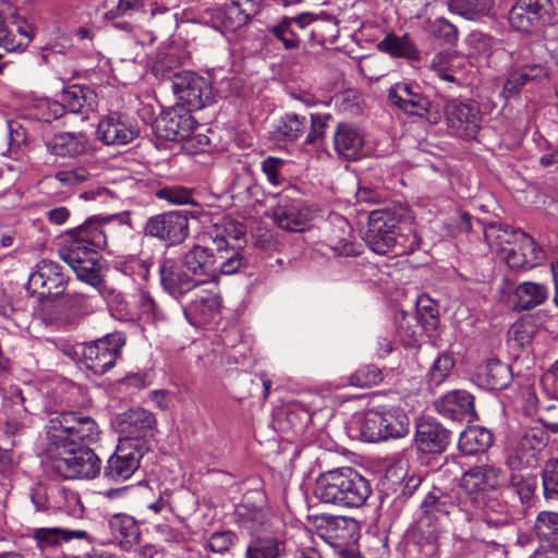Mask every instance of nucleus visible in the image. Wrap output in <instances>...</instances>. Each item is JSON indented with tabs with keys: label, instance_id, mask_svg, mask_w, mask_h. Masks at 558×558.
I'll list each match as a JSON object with an SVG mask.
<instances>
[{
	"label": "nucleus",
	"instance_id": "obj_18",
	"mask_svg": "<svg viewBox=\"0 0 558 558\" xmlns=\"http://www.w3.org/2000/svg\"><path fill=\"white\" fill-rule=\"evenodd\" d=\"M316 535L329 546L341 550L357 541L360 524L350 517L325 514L316 520Z\"/></svg>",
	"mask_w": 558,
	"mask_h": 558
},
{
	"label": "nucleus",
	"instance_id": "obj_23",
	"mask_svg": "<svg viewBox=\"0 0 558 558\" xmlns=\"http://www.w3.org/2000/svg\"><path fill=\"white\" fill-rule=\"evenodd\" d=\"M500 257L515 270H526L536 266L544 257L543 251L526 233H519L518 241L508 247Z\"/></svg>",
	"mask_w": 558,
	"mask_h": 558
},
{
	"label": "nucleus",
	"instance_id": "obj_56",
	"mask_svg": "<svg viewBox=\"0 0 558 558\" xmlns=\"http://www.w3.org/2000/svg\"><path fill=\"white\" fill-rule=\"evenodd\" d=\"M235 533L231 531L215 532L210 535L207 542V547L218 554L228 551L236 541Z\"/></svg>",
	"mask_w": 558,
	"mask_h": 558
},
{
	"label": "nucleus",
	"instance_id": "obj_39",
	"mask_svg": "<svg viewBox=\"0 0 558 558\" xmlns=\"http://www.w3.org/2000/svg\"><path fill=\"white\" fill-rule=\"evenodd\" d=\"M306 129L307 120L304 116L288 113L276 123L274 134L278 140L294 142L304 134Z\"/></svg>",
	"mask_w": 558,
	"mask_h": 558
},
{
	"label": "nucleus",
	"instance_id": "obj_5",
	"mask_svg": "<svg viewBox=\"0 0 558 558\" xmlns=\"http://www.w3.org/2000/svg\"><path fill=\"white\" fill-rule=\"evenodd\" d=\"M547 445V434L543 424L520 426L508 437L505 448V464L511 471L510 486L515 488L520 498L529 497L531 488L523 476L517 472L533 469L538 463L541 450Z\"/></svg>",
	"mask_w": 558,
	"mask_h": 558
},
{
	"label": "nucleus",
	"instance_id": "obj_42",
	"mask_svg": "<svg viewBox=\"0 0 558 558\" xmlns=\"http://www.w3.org/2000/svg\"><path fill=\"white\" fill-rule=\"evenodd\" d=\"M534 530L539 541L547 543L548 548H558V512L538 513Z\"/></svg>",
	"mask_w": 558,
	"mask_h": 558
},
{
	"label": "nucleus",
	"instance_id": "obj_8",
	"mask_svg": "<svg viewBox=\"0 0 558 558\" xmlns=\"http://www.w3.org/2000/svg\"><path fill=\"white\" fill-rule=\"evenodd\" d=\"M240 524L251 535L245 558H279L284 551V542L280 537L281 521L269 510L243 507L240 511Z\"/></svg>",
	"mask_w": 558,
	"mask_h": 558
},
{
	"label": "nucleus",
	"instance_id": "obj_54",
	"mask_svg": "<svg viewBox=\"0 0 558 558\" xmlns=\"http://www.w3.org/2000/svg\"><path fill=\"white\" fill-rule=\"evenodd\" d=\"M383 379L381 373L378 367L374 365H366L357 369L351 376V384L356 387H371L377 385Z\"/></svg>",
	"mask_w": 558,
	"mask_h": 558
},
{
	"label": "nucleus",
	"instance_id": "obj_35",
	"mask_svg": "<svg viewBox=\"0 0 558 558\" xmlns=\"http://www.w3.org/2000/svg\"><path fill=\"white\" fill-rule=\"evenodd\" d=\"M549 295L548 288L543 283L522 282L514 290L515 307L527 311L543 304Z\"/></svg>",
	"mask_w": 558,
	"mask_h": 558
},
{
	"label": "nucleus",
	"instance_id": "obj_4",
	"mask_svg": "<svg viewBox=\"0 0 558 558\" xmlns=\"http://www.w3.org/2000/svg\"><path fill=\"white\" fill-rule=\"evenodd\" d=\"M468 473H476L478 478L476 485L477 505L470 509V515H466V522L474 520L475 513L481 512V521L477 523L474 536L486 543H494L487 539L483 532L485 527H500L511 522L512 515L510 506L504 498L502 493L496 490L500 484L502 471L493 465H478L470 469Z\"/></svg>",
	"mask_w": 558,
	"mask_h": 558
},
{
	"label": "nucleus",
	"instance_id": "obj_34",
	"mask_svg": "<svg viewBox=\"0 0 558 558\" xmlns=\"http://www.w3.org/2000/svg\"><path fill=\"white\" fill-rule=\"evenodd\" d=\"M442 531V520L421 512L415 524L414 535L418 544L429 547L427 555H434Z\"/></svg>",
	"mask_w": 558,
	"mask_h": 558
},
{
	"label": "nucleus",
	"instance_id": "obj_55",
	"mask_svg": "<svg viewBox=\"0 0 558 558\" xmlns=\"http://www.w3.org/2000/svg\"><path fill=\"white\" fill-rule=\"evenodd\" d=\"M66 307L72 315V318L69 320L70 323L94 311L90 299L82 293L70 295Z\"/></svg>",
	"mask_w": 558,
	"mask_h": 558
},
{
	"label": "nucleus",
	"instance_id": "obj_49",
	"mask_svg": "<svg viewBox=\"0 0 558 558\" xmlns=\"http://www.w3.org/2000/svg\"><path fill=\"white\" fill-rule=\"evenodd\" d=\"M119 268L123 274L132 277L134 281H145L149 277L150 263L131 255L120 263Z\"/></svg>",
	"mask_w": 558,
	"mask_h": 558
},
{
	"label": "nucleus",
	"instance_id": "obj_37",
	"mask_svg": "<svg viewBox=\"0 0 558 558\" xmlns=\"http://www.w3.org/2000/svg\"><path fill=\"white\" fill-rule=\"evenodd\" d=\"M519 233L523 232L500 223H490L484 230L488 245L499 255L518 241Z\"/></svg>",
	"mask_w": 558,
	"mask_h": 558
},
{
	"label": "nucleus",
	"instance_id": "obj_27",
	"mask_svg": "<svg viewBox=\"0 0 558 558\" xmlns=\"http://www.w3.org/2000/svg\"><path fill=\"white\" fill-rule=\"evenodd\" d=\"M388 98L407 114L423 116L429 108L428 99L420 93L418 87L407 82L395 84L389 89Z\"/></svg>",
	"mask_w": 558,
	"mask_h": 558
},
{
	"label": "nucleus",
	"instance_id": "obj_33",
	"mask_svg": "<svg viewBox=\"0 0 558 558\" xmlns=\"http://www.w3.org/2000/svg\"><path fill=\"white\" fill-rule=\"evenodd\" d=\"M494 441L490 429L480 426L470 425L461 432L459 437V448L464 454H475L486 451Z\"/></svg>",
	"mask_w": 558,
	"mask_h": 558
},
{
	"label": "nucleus",
	"instance_id": "obj_32",
	"mask_svg": "<svg viewBox=\"0 0 558 558\" xmlns=\"http://www.w3.org/2000/svg\"><path fill=\"white\" fill-rule=\"evenodd\" d=\"M47 149L59 157H75L87 150L88 138L83 132H61L47 142Z\"/></svg>",
	"mask_w": 558,
	"mask_h": 558
},
{
	"label": "nucleus",
	"instance_id": "obj_31",
	"mask_svg": "<svg viewBox=\"0 0 558 558\" xmlns=\"http://www.w3.org/2000/svg\"><path fill=\"white\" fill-rule=\"evenodd\" d=\"M60 102L63 111L72 113L88 114L97 109V95L87 86L71 85L62 89Z\"/></svg>",
	"mask_w": 558,
	"mask_h": 558
},
{
	"label": "nucleus",
	"instance_id": "obj_36",
	"mask_svg": "<svg viewBox=\"0 0 558 558\" xmlns=\"http://www.w3.org/2000/svg\"><path fill=\"white\" fill-rule=\"evenodd\" d=\"M255 10L253 0H231L223 8V25L229 29H235L251 19Z\"/></svg>",
	"mask_w": 558,
	"mask_h": 558
},
{
	"label": "nucleus",
	"instance_id": "obj_46",
	"mask_svg": "<svg viewBox=\"0 0 558 558\" xmlns=\"http://www.w3.org/2000/svg\"><path fill=\"white\" fill-rule=\"evenodd\" d=\"M220 306V299L214 291H201L189 306V312L195 314L201 320H208Z\"/></svg>",
	"mask_w": 558,
	"mask_h": 558
},
{
	"label": "nucleus",
	"instance_id": "obj_29",
	"mask_svg": "<svg viewBox=\"0 0 558 558\" xmlns=\"http://www.w3.org/2000/svg\"><path fill=\"white\" fill-rule=\"evenodd\" d=\"M439 415L449 418L470 417L477 418L474 397L466 390H453L435 402Z\"/></svg>",
	"mask_w": 558,
	"mask_h": 558
},
{
	"label": "nucleus",
	"instance_id": "obj_17",
	"mask_svg": "<svg viewBox=\"0 0 558 558\" xmlns=\"http://www.w3.org/2000/svg\"><path fill=\"white\" fill-rule=\"evenodd\" d=\"M33 40L32 26L16 10L0 0V47L7 51L24 50Z\"/></svg>",
	"mask_w": 558,
	"mask_h": 558
},
{
	"label": "nucleus",
	"instance_id": "obj_3",
	"mask_svg": "<svg viewBox=\"0 0 558 558\" xmlns=\"http://www.w3.org/2000/svg\"><path fill=\"white\" fill-rule=\"evenodd\" d=\"M219 227L209 234L210 244L193 245L182 257L184 268L198 284L214 282L219 275H232L245 265V258L234 245L236 235H225Z\"/></svg>",
	"mask_w": 558,
	"mask_h": 558
},
{
	"label": "nucleus",
	"instance_id": "obj_52",
	"mask_svg": "<svg viewBox=\"0 0 558 558\" xmlns=\"http://www.w3.org/2000/svg\"><path fill=\"white\" fill-rule=\"evenodd\" d=\"M63 107L59 100L39 99L35 105L34 116L38 120L50 122L63 114Z\"/></svg>",
	"mask_w": 558,
	"mask_h": 558
},
{
	"label": "nucleus",
	"instance_id": "obj_41",
	"mask_svg": "<svg viewBox=\"0 0 558 558\" xmlns=\"http://www.w3.org/2000/svg\"><path fill=\"white\" fill-rule=\"evenodd\" d=\"M494 0H450L449 10L460 16L476 21L489 14Z\"/></svg>",
	"mask_w": 558,
	"mask_h": 558
},
{
	"label": "nucleus",
	"instance_id": "obj_15",
	"mask_svg": "<svg viewBox=\"0 0 558 558\" xmlns=\"http://www.w3.org/2000/svg\"><path fill=\"white\" fill-rule=\"evenodd\" d=\"M448 131L451 135L471 140L481 130L482 113L476 102L453 99L445 107Z\"/></svg>",
	"mask_w": 558,
	"mask_h": 558
},
{
	"label": "nucleus",
	"instance_id": "obj_10",
	"mask_svg": "<svg viewBox=\"0 0 558 558\" xmlns=\"http://www.w3.org/2000/svg\"><path fill=\"white\" fill-rule=\"evenodd\" d=\"M478 475L464 472L458 486L445 492L434 487L422 500L421 512L440 520L452 513L459 512L466 520L470 509L477 505L476 485Z\"/></svg>",
	"mask_w": 558,
	"mask_h": 558
},
{
	"label": "nucleus",
	"instance_id": "obj_57",
	"mask_svg": "<svg viewBox=\"0 0 558 558\" xmlns=\"http://www.w3.org/2000/svg\"><path fill=\"white\" fill-rule=\"evenodd\" d=\"M137 307L141 314L147 319H161L165 317L163 312L147 291L140 292L137 296Z\"/></svg>",
	"mask_w": 558,
	"mask_h": 558
},
{
	"label": "nucleus",
	"instance_id": "obj_61",
	"mask_svg": "<svg viewBox=\"0 0 558 558\" xmlns=\"http://www.w3.org/2000/svg\"><path fill=\"white\" fill-rule=\"evenodd\" d=\"M89 178L88 171L83 168H73L58 171L56 179L64 186H73L85 182Z\"/></svg>",
	"mask_w": 558,
	"mask_h": 558
},
{
	"label": "nucleus",
	"instance_id": "obj_47",
	"mask_svg": "<svg viewBox=\"0 0 558 558\" xmlns=\"http://www.w3.org/2000/svg\"><path fill=\"white\" fill-rule=\"evenodd\" d=\"M454 364L456 361L451 353L444 352L438 354L427 374L428 385L434 387L441 385L451 374Z\"/></svg>",
	"mask_w": 558,
	"mask_h": 558
},
{
	"label": "nucleus",
	"instance_id": "obj_22",
	"mask_svg": "<svg viewBox=\"0 0 558 558\" xmlns=\"http://www.w3.org/2000/svg\"><path fill=\"white\" fill-rule=\"evenodd\" d=\"M138 135L137 125L126 116L112 112L100 119L96 136L105 145H126Z\"/></svg>",
	"mask_w": 558,
	"mask_h": 558
},
{
	"label": "nucleus",
	"instance_id": "obj_50",
	"mask_svg": "<svg viewBox=\"0 0 558 558\" xmlns=\"http://www.w3.org/2000/svg\"><path fill=\"white\" fill-rule=\"evenodd\" d=\"M542 477L545 497L558 500V457L546 461Z\"/></svg>",
	"mask_w": 558,
	"mask_h": 558
},
{
	"label": "nucleus",
	"instance_id": "obj_26",
	"mask_svg": "<svg viewBox=\"0 0 558 558\" xmlns=\"http://www.w3.org/2000/svg\"><path fill=\"white\" fill-rule=\"evenodd\" d=\"M159 277L163 289L177 298L198 286L196 279L173 258L161 260Z\"/></svg>",
	"mask_w": 558,
	"mask_h": 558
},
{
	"label": "nucleus",
	"instance_id": "obj_6",
	"mask_svg": "<svg viewBox=\"0 0 558 558\" xmlns=\"http://www.w3.org/2000/svg\"><path fill=\"white\" fill-rule=\"evenodd\" d=\"M129 436L120 439L116 451L104 466V477L109 482H124L136 472L143 458L145 441L155 435L156 421H121Z\"/></svg>",
	"mask_w": 558,
	"mask_h": 558
},
{
	"label": "nucleus",
	"instance_id": "obj_51",
	"mask_svg": "<svg viewBox=\"0 0 558 558\" xmlns=\"http://www.w3.org/2000/svg\"><path fill=\"white\" fill-rule=\"evenodd\" d=\"M416 319L427 328H435L438 322V310L433 300L427 296H420L416 303Z\"/></svg>",
	"mask_w": 558,
	"mask_h": 558
},
{
	"label": "nucleus",
	"instance_id": "obj_21",
	"mask_svg": "<svg viewBox=\"0 0 558 558\" xmlns=\"http://www.w3.org/2000/svg\"><path fill=\"white\" fill-rule=\"evenodd\" d=\"M550 0H518L509 12L512 28L530 33L549 17Z\"/></svg>",
	"mask_w": 558,
	"mask_h": 558
},
{
	"label": "nucleus",
	"instance_id": "obj_58",
	"mask_svg": "<svg viewBox=\"0 0 558 558\" xmlns=\"http://www.w3.org/2000/svg\"><path fill=\"white\" fill-rule=\"evenodd\" d=\"M286 161L281 158L269 156L262 162V170L267 177L268 182L277 186L281 182V169Z\"/></svg>",
	"mask_w": 558,
	"mask_h": 558
},
{
	"label": "nucleus",
	"instance_id": "obj_64",
	"mask_svg": "<svg viewBox=\"0 0 558 558\" xmlns=\"http://www.w3.org/2000/svg\"><path fill=\"white\" fill-rule=\"evenodd\" d=\"M158 196L172 204L184 205L192 203L191 192L181 186L165 187L158 192Z\"/></svg>",
	"mask_w": 558,
	"mask_h": 558
},
{
	"label": "nucleus",
	"instance_id": "obj_48",
	"mask_svg": "<svg viewBox=\"0 0 558 558\" xmlns=\"http://www.w3.org/2000/svg\"><path fill=\"white\" fill-rule=\"evenodd\" d=\"M535 333V324L532 319H519L512 324L508 331V341L522 348L529 344Z\"/></svg>",
	"mask_w": 558,
	"mask_h": 558
},
{
	"label": "nucleus",
	"instance_id": "obj_45",
	"mask_svg": "<svg viewBox=\"0 0 558 558\" xmlns=\"http://www.w3.org/2000/svg\"><path fill=\"white\" fill-rule=\"evenodd\" d=\"M87 533L83 530H62L58 527H40L34 531V538L40 548L57 545L61 539L85 538Z\"/></svg>",
	"mask_w": 558,
	"mask_h": 558
},
{
	"label": "nucleus",
	"instance_id": "obj_1",
	"mask_svg": "<svg viewBox=\"0 0 558 558\" xmlns=\"http://www.w3.org/2000/svg\"><path fill=\"white\" fill-rule=\"evenodd\" d=\"M49 439L61 448L51 460V470L63 478L93 480L101 470V461L87 444L96 442L100 429L96 421H50Z\"/></svg>",
	"mask_w": 558,
	"mask_h": 558
},
{
	"label": "nucleus",
	"instance_id": "obj_60",
	"mask_svg": "<svg viewBox=\"0 0 558 558\" xmlns=\"http://www.w3.org/2000/svg\"><path fill=\"white\" fill-rule=\"evenodd\" d=\"M420 320L412 315H403L399 323V332L404 335L408 344H413L417 341V336L421 333L423 327L420 326ZM424 328H427L424 326Z\"/></svg>",
	"mask_w": 558,
	"mask_h": 558
},
{
	"label": "nucleus",
	"instance_id": "obj_28",
	"mask_svg": "<svg viewBox=\"0 0 558 558\" xmlns=\"http://www.w3.org/2000/svg\"><path fill=\"white\" fill-rule=\"evenodd\" d=\"M333 147L345 159L356 160L364 155V133L352 123H339L333 134Z\"/></svg>",
	"mask_w": 558,
	"mask_h": 558
},
{
	"label": "nucleus",
	"instance_id": "obj_44",
	"mask_svg": "<svg viewBox=\"0 0 558 558\" xmlns=\"http://www.w3.org/2000/svg\"><path fill=\"white\" fill-rule=\"evenodd\" d=\"M8 157L22 160L28 151L27 134L16 121H8Z\"/></svg>",
	"mask_w": 558,
	"mask_h": 558
},
{
	"label": "nucleus",
	"instance_id": "obj_25",
	"mask_svg": "<svg viewBox=\"0 0 558 558\" xmlns=\"http://www.w3.org/2000/svg\"><path fill=\"white\" fill-rule=\"evenodd\" d=\"M451 432L438 421H417L415 444L424 453H440L449 445Z\"/></svg>",
	"mask_w": 558,
	"mask_h": 558
},
{
	"label": "nucleus",
	"instance_id": "obj_12",
	"mask_svg": "<svg viewBox=\"0 0 558 558\" xmlns=\"http://www.w3.org/2000/svg\"><path fill=\"white\" fill-rule=\"evenodd\" d=\"M312 26L313 36L322 40L332 37L337 32V24L332 19L319 20L308 14H302L298 17H284L280 23L269 28V32L282 43L284 49H298L301 44L299 31Z\"/></svg>",
	"mask_w": 558,
	"mask_h": 558
},
{
	"label": "nucleus",
	"instance_id": "obj_53",
	"mask_svg": "<svg viewBox=\"0 0 558 558\" xmlns=\"http://www.w3.org/2000/svg\"><path fill=\"white\" fill-rule=\"evenodd\" d=\"M452 57L447 52L437 53L432 62L430 70L445 82H456V77L452 72Z\"/></svg>",
	"mask_w": 558,
	"mask_h": 558
},
{
	"label": "nucleus",
	"instance_id": "obj_38",
	"mask_svg": "<svg viewBox=\"0 0 558 558\" xmlns=\"http://www.w3.org/2000/svg\"><path fill=\"white\" fill-rule=\"evenodd\" d=\"M378 48L395 58L418 59V50L408 35L389 34L378 44Z\"/></svg>",
	"mask_w": 558,
	"mask_h": 558
},
{
	"label": "nucleus",
	"instance_id": "obj_24",
	"mask_svg": "<svg viewBox=\"0 0 558 558\" xmlns=\"http://www.w3.org/2000/svg\"><path fill=\"white\" fill-rule=\"evenodd\" d=\"M312 217V210L302 201L281 199L272 209L275 222L289 231H303Z\"/></svg>",
	"mask_w": 558,
	"mask_h": 558
},
{
	"label": "nucleus",
	"instance_id": "obj_11",
	"mask_svg": "<svg viewBox=\"0 0 558 558\" xmlns=\"http://www.w3.org/2000/svg\"><path fill=\"white\" fill-rule=\"evenodd\" d=\"M547 56L548 50L541 41L522 46L513 57V69L507 76L501 96L510 99L518 95L529 82L545 78L547 71L544 62Z\"/></svg>",
	"mask_w": 558,
	"mask_h": 558
},
{
	"label": "nucleus",
	"instance_id": "obj_13",
	"mask_svg": "<svg viewBox=\"0 0 558 558\" xmlns=\"http://www.w3.org/2000/svg\"><path fill=\"white\" fill-rule=\"evenodd\" d=\"M171 88L177 97V106L192 111L205 108L211 101V86L207 78L192 71L173 74Z\"/></svg>",
	"mask_w": 558,
	"mask_h": 558
},
{
	"label": "nucleus",
	"instance_id": "obj_9",
	"mask_svg": "<svg viewBox=\"0 0 558 558\" xmlns=\"http://www.w3.org/2000/svg\"><path fill=\"white\" fill-rule=\"evenodd\" d=\"M398 225L399 216L393 210L387 208L372 210L363 240L376 254H410L418 246V241L415 235L409 238L400 233Z\"/></svg>",
	"mask_w": 558,
	"mask_h": 558
},
{
	"label": "nucleus",
	"instance_id": "obj_63",
	"mask_svg": "<svg viewBox=\"0 0 558 558\" xmlns=\"http://www.w3.org/2000/svg\"><path fill=\"white\" fill-rule=\"evenodd\" d=\"M410 432V421H387L381 424L383 440L402 438Z\"/></svg>",
	"mask_w": 558,
	"mask_h": 558
},
{
	"label": "nucleus",
	"instance_id": "obj_14",
	"mask_svg": "<svg viewBox=\"0 0 558 558\" xmlns=\"http://www.w3.org/2000/svg\"><path fill=\"white\" fill-rule=\"evenodd\" d=\"M189 218L178 210L151 216L144 226L145 235L158 239L167 246L181 244L189 235Z\"/></svg>",
	"mask_w": 558,
	"mask_h": 558
},
{
	"label": "nucleus",
	"instance_id": "obj_19",
	"mask_svg": "<svg viewBox=\"0 0 558 558\" xmlns=\"http://www.w3.org/2000/svg\"><path fill=\"white\" fill-rule=\"evenodd\" d=\"M68 278L62 267L51 260H40L29 275L27 290L39 300L59 298L65 291Z\"/></svg>",
	"mask_w": 558,
	"mask_h": 558
},
{
	"label": "nucleus",
	"instance_id": "obj_20",
	"mask_svg": "<svg viewBox=\"0 0 558 558\" xmlns=\"http://www.w3.org/2000/svg\"><path fill=\"white\" fill-rule=\"evenodd\" d=\"M195 128L192 113L177 105L163 110L153 124L157 137L171 142L192 141L190 136Z\"/></svg>",
	"mask_w": 558,
	"mask_h": 558
},
{
	"label": "nucleus",
	"instance_id": "obj_7",
	"mask_svg": "<svg viewBox=\"0 0 558 558\" xmlns=\"http://www.w3.org/2000/svg\"><path fill=\"white\" fill-rule=\"evenodd\" d=\"M372 493L371 484L352 468L323 473L316 481L315 496L325 504L345 508L363 506Z\"/></svg>",
	"mask_w": 558,
	"mask_h": 558
},
{
	"label": "nucleus",
	"instance_id": "obj_62",
	"mask_svg": "<svg viewBox=\"0 0 558 558\" xmlns=\"http://www.w3.org/2000/svg\"><path fill=\"white\" fill-rule=\"evenodd\" d=\"M343 236H330V247L339 255L351 256L359 254L355 243L350 238V231L342 230Z\"/></svg>",
	"mask_w": 558,
	"mask_h": 558
},
{
	"label": "nucleus",
	"instance_id": "obj_40",
	"mask_svg": "<svg viewBox=\"0 0 558 558\" xmlns=\"http://www.w3.org/2000/svg\"><path fill=\"white\" fill-rule=\"evenodd\" d=\"M386 421H347L345 430L350 438L367 442L383 441L381 424Z\"/></svg>",
	"mask_w": 558,
	"mask_h": 558
},
{
	"label": "nucleus",
	"instance_id": "obj_43",
	"mask_svg": "<svg viewBox=\"0 0 558 558\" xmlns=\"http://www.w3.org/2000/svg\"><path fill=\"white\" fill-rule=\"evenodd\" d=\"M109 524L112 533L120 538L121 543L132 545L138 542L141 531L133 517L116 514L111 518Z\"/></svg>",
	"mask_w": 558,
	"mask_h": 558
},
{
	"label": "nucleus",
	"instance_id": "obj_30",
	"mask_svg": "<svg viewBox=\"0 0 558 558\" xmlns=\"http://www.w3.org/2000/svg\"><path fill=\"white\" fill-rule=\"evenodd\" d=\"M511 380L510 367L498 359H487L475 369L474 381L483 389H501Z\"/></svg>",
	"mask_w": 558,
	"mask_h": 558
},
{
	"label": "nucleus",
	"instance_id": "obj_16",
	"mask_svg": "<svg viewBox=\"0 0 558 558\" xmlns=\"http://www.w3.org/2000/svg\"><path fill=\"white\" fill-rule=\"evenodd\" d=\"M125 338L120 332L109 333L83 349V357L87 368L102 375L111 369L121 355Z\"/></svg>",
	"mask_w": 558,
	"mask_h": 558
},
{
	"label": "nucleus",
	"instance_id": "obj_2",
	"mask_svg": "<svg viewBox=\"0 0 558 558\" xmlns=\"http://www.w3.org/2000/svg\"><path fill=\"white\" fill-rule=\"evenodd\" d=\"M105 221L94 217L69 230L59 248L60 257L74 270L78 280L97 288L101 284L99 251L107 244Z\"/></svg>",
	"mask_w": 558,
	"mask_h": 558
},
{
	"label": "nucleus",
	"instance_id": "obj_59",
	"mask_svg": "<svg viewBox=\"0 0 558 558\" xmlns=\"http://www.w3.org/2000/svg\"><path fill=\"white\" fill-rule=\"evenodd\" d=\"M436 38L442 39L446 44L452 45L458 39V31L453 24L446 19H437L432 28Z\"/></svg>",
	"mask_w": 558,
	"mask_h": 558
}]
</instances>
